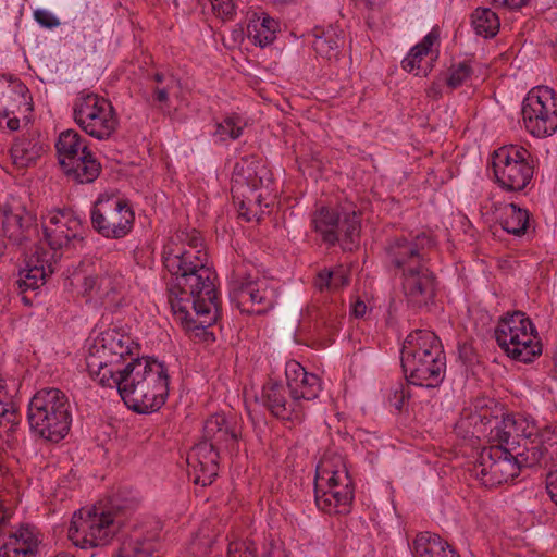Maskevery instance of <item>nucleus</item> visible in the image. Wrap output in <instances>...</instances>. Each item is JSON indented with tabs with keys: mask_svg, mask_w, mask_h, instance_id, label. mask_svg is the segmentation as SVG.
<instances>
[{
	"mask_svg": "<svg viewBox=\"0 0 557 557\" xmlns=\"http://www.w3.org/2000/svg\"><path fill=\"white\" fill-rule=\"evenodd\" d=\"M435 245V238L424 232L411 239L395 236L385 245L386 262L391 269L400 272L404 296L407 305L413 309L429 307L436 297L438 282L429 268L426 253Z\"/></svg>",
	"mask_w": 557,
	"mask_h": 557,
	"instance_id": "1",
	"label": "nucleus"
},
{
	"mask_svg": "<svg viewBox=\"0 0 557 557\" xmlns=\"http://www.w3.org/2000/svg\"><path fill=\"white\" fill-rule=\"evenodd\" d=\"M138 503L132 490L119 488L109 496L104 506L82 508L72 518L70 540L82 548L109 544L123 524L122 517L133 512Z\"/></svg>",
	"mask_w": 557,
	"mask_h": 557,
	"instance_id": "2",
	"label": "nucleus"
},
{
	"mask_svg": "<svg viewBox=\"0 0 557 557\" xmlns=\"http://www.w3.org/2000/svg\"><path fill=\"white\" fill-rule=\"evenodd\" d=\"M120 396L137 413L158 411L169 396V374L154 357L132 358L120 376Z\"/></svg>",
	"mask_w": 557,
	"mask_h": 557,
	"instance_id": "3",
	"label": "nucleus"
},
{
	"mask_svg": "<svg viewBox=\"0 0 557 557\" xmlns=\"http://www.w3.org/2000/svg\"><path fill=\"white\" fill-rule=\"evenodd\" d=\"M400 361L409 384L433 388L445 376V352L440 338L431 331L411 332L404 341Z\"/></svg>",
	"mask_w": 557,
	"mask_h": 557,
	"instance_id": "4",
	"label": "nucleus"
},
{
	"mask_svg": "<svg viewBox=\"0 0 557 557\" xmlns=\"http://www.w3.org/2000/svg\"><path fill=\"white\" fill-rule=\"evenodd\" d=\"M27 421L32 433L47 442L59 443L72 424L71 405L59 388H42L30 399Z\"/></svg>",
	"mask_w": 557,
	"mask_h": 557,
	"instance_id": "5",
	"label": "nucleus"
},
{
	"mask_svg": "<svg viewBox=\"0 0 557 557\" xmlns=\"http://www.w3.org/2000/svg\"><path fill=\"white\" fill-rule=\"evenodd\" d=\"M314 499L319 509L326 513L347 515L355 499V483L342 457L329 467L323 461L317 468Z\"/></svg>",
	"mask_w": 557,
	"mask_h": 557,
	"instance_id": "6",
	"label": "nucleus"
},
{
	"mask_svg": "<svg viewBox=\"0 0 557 557\" xmlns=\"http://www.w3.org/2000/svg\"><path fill=\"white\" fill-rule=\"evenodd\" d=\"M523 468H528L520 438L511 441V446H490L484 448L474 472L486 486H496L513 481Z\"/></svg>",
	"mask_w": 557,
	"mask_h": 557,
	"instance_id": "7",
	"label": "nucleus"
},
{
	"mask_svg": "<svg viewBox=\"0 0 557 557\" xmlns=\"http://www.w3.org/2000/svg\"><path fill=\"white\" fill-rule=\"evenodd\" d=\"M313 231L323 243L335 246L341 243L344 251H354L360 245L361 220L357 211L338 212L322 206L312 214Z\"/></svg>",
	"mask_w": 557,
	"mask_h": 557,
	"instance_id": "8",
	"label": "nucleus"
},
{
	"mask_svg": "<svg viewBox=\"0 0 557 557\" xmlns=\"http://www.w3.org/2000/svg\"><path fill=\"white\" fill-rule=\"evenodd\" d=\"M492 166L497 185L511 193L522 191L534 175L535 160L522 146L509 145L492 154Z\"/></svg>",
	"mask_w": 557,
	"mask_h": 557,
	"instance_id": "9",
	"label": "nucleus"
},
{
	"mask_svg": "<svg viewBox=\"0 0 557 557\" xmlns=\"http://www.w3.org/2000/svg\"><path fill=\"white\" fill-rule=\"evenodd\" d=\"M75 123L89 136L106 140L115 133L119 120L112 103L95 92H81L73 103Z\"/></svg>",
	"mask_w": 557,
	"mask_h": 557,
	"instance_id": "10",
	"label": "nucleus"
},
{
	"mask_svg": "<svg viewBox=\"0 0 557 557\" xmlns=\"http://www.w3.org/2000/svg\"><path fill=\"white\" fill-rule=\"evenodd\" d=\"M135 222V213L127 199L101 194L90 210L92 230L107 239L127 236Z\"/></svg>",
	"mask_w": 557,
	"mask_h": 557,
	"instance_id": "11",
	"label": "nucleus"
},
{
	"mask_svg": "<svg viewBox=\"0 0 557 557\" xmlns=\"http://www.w3.org/2000/svg\"><path fill=\"white\" fill-rule=\"evenodd\" d=\"M216 274L207 267L200 257L182 272L181 277L174 283L178 292L191 296V308L197 317L210 313V308L220 309L214 280Z\"/></svg>",
	"mask_w": 557,
	"mask_h": 557,
	"instance_id": "12",
	"label": "nucleus"
},
{
	"mask_svg": "<svg viewBox=\"0 0 557 557\" xmlns=\"http://www.w3.org/2000/svg\"><path fill=\"white\" fill-rule=\"evenodd\" d=\"M522 119L525 128L536 137H546L557 131L555 91L547 87L530 90L522 102Z\"/></svg>",
	"mask_w": 557,
	"mask_h": 557,
	"instance_id": "13",
	"label": "nucleus"
},
{
	"mask_svg": "<svg viewBox=\"0 0 557 557\" xmlns=\"http://www.w3.org/2000/svg\"><path fill=\"white\" fill-rule=\"evenodd\" d=\"M230 299L247 314H265L277 301V289L267 278H252L250 275L231 283Z\"/></svg>",
	"mask_w": 557,
	"mask_h": 557,
	"instance_id": "14",
	"label": "nucleus"
},
{
	"mask_svg": "<svg viewBox=\"0 0 557 557\" xmlns=\"http://www.w3.org/2000/svg\"><path fill=\"white\" fill-rule=\"evenodd\" d=\"M44 238L54 251L52 258L57 260L62 253L59 250L83 248L85 244V228L82 220L71 211H58L49 216V223L42 225Z\"/></svg>",
	"mask_w": 557,
	"mask_h": 557,
	"instance_id": "15",
	"label": "nucleus"
},
{
	"mask_svg": "<svg viewBox=\"0 0 557 557\" xmlns=\"http://www.w3.org/2000/svg\"><path fill=\"white\" fill-rule=\"evenodd\" d=\"M528 468L555 471L557 468V432L546 426L520 437Z\"/></svg>",
	"mask_w": 557,
	"mask_h": 557,
	"instance_id": "16",
	"label": "nucleus"
},
{
	"mask_svg": "<svg viewBox=\"0 0 557 557\" xmlns=\"http://www.w3.org/2000/svg\"><path fill=\"white\" fill-rule=\"evenodd\" d=\"M0 223L4 236L13 244L22 245L38 233L37 218L24 206L4 205L0 208Z\"/></svg>",
	"mask_w": 557,
	"mask_h": 557,
	"instance_id": "17",
	"label": "nucleus"
},
{
	"mask_svg": "<svg viewBox=\"0 0 557 557\" xmlns=\"http://www.w3.org/2000/svg\"><path fill=\"white\" fill-rule=\"evenodd\" d=\"M261 400L277 419L300 422L305 417V406L289 396L288 388L281 382L268 381L262 387Z\"/></svg>",
	"mask_w": 557,
	"mask_h": 557,
	"instance_id": "18",
	"label": "nucleus"
},
{
	"mask_svg": "<svg viewBox=\"0 0 557 557\" xmlns=\"http://www.w3.org/2000/svg\"><path fill=\"white\" fill-rule=\"evenodd\" d=\"M220 453L203 437L197 443L187 456V463L194 472V483L208 486L213 483L219 472Z\"/></svg>",
	"mask_w": 557,
	"mask_h": 557,
	"instance_id": "19",
	"label": "nucleus"
},
{
	"mask_svg": "<svg viewBox=\"0 0 557 557\" xmlns=\"http://www.w3.org/2000/svg\"><path fill=\"white\" fill-rule=\"evenodd\" d=\"M239 436L236 422L224 414H212L205 422L202 437L221 451L237 453Z\"/></svg>",
	"mask_w": 557,
	"mask_h": 557,
	"instance_id": "20",
	"label": "nucleus"
},
{
	"mask_svg": "<svg viewBox=\"0 0 557 557\" xmlns=\"http://www.w3.org/2000/svg\"><path fill=\"white\" fill-rule=\"evenodd\" d=\"M269 170L256 157H243L234 165L232 173V193L239 194L240 189L246 187L250 193L263 187L264 178Z\"/></svg>",
	"mask_w": 557,
	"mask_h": 557,
	"instance_id": "21",
	"label": "nucleus"
},
{
	"mask_svg": "<svg viewBox=\"0 0 557 557\" xmlns=\"http://www.w3.org/2000/svg\"><path fill=\"white\" fill-rule=\"evenodd\" d=\"M98 343L99 346H95L97 356L119 362L124 361L127 356H133V349H138V345L134 343L128 334L121 333L115 329L102 332Z\"/></svg>",
	"mask_w": 557,
	"mask_h": 557,
	"instance_id": "22",
	"label": "nucleus"
},
{
	"mask_svg": "<svg viewBox=\"0 0 557 557\" xmlns=\"http://www.w3.org/2000/svg\"><path fill=\"white\" fill-rule=\"evenodd\" d=\"M160 534L157 530L144 533H134L124 540L116 553V557H160Z\"/></svg>",
	"mask_w": 557,
	"mask_h": 557,
	"instance_id": "23",
	"label": "nucleus"
},
{
	"mask_svg": "<svg viewBox=\"0 0 557 557\" xmlns=\"http://www.w3.org/2000/svg\"><path fill=\"white\" fill-rule=\"evenodd\" d=\"M513 334L506 341L507 346H499L508 357L524 363L532 362L542 354V344L537 338V332L527 331Z\"/></svg>",
	"mask_w": 557,
	"mask_h": 557,
	"instance_id": "24",
	"label": "nucleus"
},
{
	"mask_svg": "<svg viewBox=\"0 0 557 557\" xmlns=\"http://www.w3.org/2000/svg\"><path fill=\"white\" fill-rule=\"evenodd\" d=\"M45 147L38 133L23 134L14 140L10 149L13 164L18 168L29 166L41 157Z\"/></svg>",
	"mask_w": 557,
	"mask_h": 557,
	"instance_id": "25",
	"label": "nucleus"
},
{
	"mask_svg": "<svg viewBox=\"0 0 557 557\" xmlns=\"http://www.w3.org/2000/svg\"><path fill=\"white\" fill-rule=\"evenodd\" d=\"M121 362L114 361L109 358H102L91 352L86 359V364L90 376L97 380L98 383L103 387L117 388L120 393L121 373L123 368H120Z\"/></svg>",
	"mask_w": 557,
	"mask_h": 557,
	"instance_id": "26",
	"label": "nucleus"
},
{
	"mask_svg": "<svg viewBox=\"0 0 557 557\" xmlns=\"http://www.w3.org/2000/svg\"><path fill=\"white\" fill-rule=\"evenodd\" d=\"M101 170L100 162L89 150L88 146H84L83 154L62 171L69 178L78 184H90L98 178Z\"/></svg>",
	"mask_w": 557,
	"mask_h": 557,
	"instance_id": "27",
	"label": "nucleus"
},
{
	"mask_svg": "<svg viewBox=\"0 0 557 557\" xmlns=\"http://www.w3.org/2000/svg\"><path fill=\"white\" fill-rule=\"evenodd\" d=\"M47 273L44 265H34L21 269L16 281L21 300L25 306L32 307L37 290L46 283Z\"/></svg>",
	"mask_w": 557,
	"mask_h": 557,
	"instance_id": "28",
	"label": "nucleus"
},
{
	"mask_svg": "<svg viewBox=\"0 0 557 557\" xmlns=\"http://www.w3.org/2000/svg\"><path fill=\"white\" fill-rule=\"evenodd\" d=\"M82 287L83 295L87 301H95L101 305L111 301V296L116 293L112 277L101 273L84 276Z\"/></svg>",
	"mask_w": 557,
	"mask_h": 557,
	"instance_id": "29",
	"label": "nucleus"
},
{
	"mask_svg": "<svg viewBox=\"0 0 557 557\" xmlns=\"http://www.w3.org/2000/svg\"><path fill=\"white\" fill-rule=\"evenodd\" d=\"M527 331H535L530 318L522 311H513L506 313L500 318L498 325L495 329V339L498 346H507L506 341L513 334L521 335L520 333Z\"/></svg>",
	"mask_w": 557,
	"mask_h": 557,
	"instance_id": "30",
	"label": "nucleus"
},
{
	"mask_svg": "<svg viewBox=\"0 0 557 557\" xmlns=\"http://www.w3.org/2000/svg\"><path fill=\"white\" fill-rule=\"evenodd\" d=\"M84 146H87V144L76 131L66 129L60 133L55 143V150L62 170L83 154Z\"/></svg>",
	"mask_w": 557,
	"mask_h": 557,
	"instance_id": "31",
	"label": "nucleus"
},
{
	"mask_svg": "<svg viewBox=\"0 0 557 557\" xmlns=\"http://www.w3.org/2000/svg\"><path fill=\"white\" fill-rule=\"evenodd\" d=\"M37 541L27 528H21L0 546V557H28L34 555Z\"/></svg>",
	"mask_w": 557,
	"mask_h": 557,
	"instance_id": "32",
	"label": "nucleus"
},
{
	"mask_svg": "<svg viewBox=\"0 0 557 557\" xmlns=\"http://www.w3.org/2000/svg\"><path fill=\"white\" fill-rule=\"evenodd\" d=\"M322 392L321 379L314 373L301 376L297 383H293L288 389L289 396H294L299 405L317 399Z\"/></svg>",
	"mask_w": 557,
	"mask_h": 557,
	"instance_id": "33",
	"label": "nucleus"
},
{
	"mask_svg": "<svg viewBox=\"0 0 557 557\" xmlns=\"http://www.w3.org/2000/svg\"><path fill=\"white\" fill-rule=\"evenodd\" d=\"M505 216H502L499 224L508 234L521 236L529 226L528 210L519 208L516 203H509L505 208Z\"/></svg>",
	"mask_w": 557,
	"mask_h": 557,
	"instance_id": "34",
	"label": "nucleus"
},
{
	"mask_svg": "<svg viewBox=\"0 0 557 557\" xmlns=\"http://www.w3.org/2000/svg\"><path fill=\"white\" fill-rule=\"evenodd\" d=\"M517 421L512 414L503 413L502 419L494 417V424L490 429L488 441L492 446H511L510 437L517 432Z\"/></svg>",
	"mask_w": 557,
	"mask_h": 557,
	"instance_id": "35",
	"label": "nucleus"
},
{
	"mask_svg": "<svg viewBox=\"0 0 557 557\" xmlns=\"http://www.w3.org/2000/svg\"><path fill=\"white\" fill-rule=\"evenodd\" d=\"M472 26L476 35L484 38H493L499 30V18L497 14L488 8H478L471 15Z\"/></svg>",
	"mask_w": 557,
	"mask_h": 557,
	"instance_id": "36",
	"label": "nucleus"
},
{
	"mask_svg": "<svg viewBox=\"0 0 557 557\" xmlns=\"http://www.w3.org/2000/svg\"><path fill=\"white\" fill-rule=\"evenodd\" d=\"M278 23L271 16L263 14L260 23L248 24V36L253 40L255 45L267 47L276 38Z\"/></svg>",
	"mask_w": 557,
	"mask_h": 557,
	"instance_id": "37",
	"label": "nucleus"
},
{
	"mask_svg": "<svg viewBox=\"0 0 557 557\" xmlns=\"http://www.w3.org/2000/svg\"><path fill=\"white\" fill-rule=\"evenodd\" d=\"M442 545H447L437 534L420 532L412 542L411 550L414 557H431L442 550Z\"/></svg>",
	"mask_w": 557,
	"mask_h": 557,
	"instance_id": "38",
	"label": "nucleus"
},
{
	"mask_svg": "<svg viewBox=\"0 0 557 557\" xmlns=\"http://www.w3.org/2000/svg\"><path fill=\"white\" fill-rule=\"evenodd\" d=\"M201 251L198 250L197 255H194L191 251H183L176 255L172 252L164 251L162 255V261L164 268L169 271V273L174 277V283L177 282V278L181 277L182 272L187 271V267H190L195 261V257H199L198 255Z\"/></svg>",
	"mask_w": 557,
	"mask_h": 557,
	"instance_id": "39",
	"label": "nucleus"
},
{
	"mask_svg": "<svg viewBox=\"0 0 557 557\" xmlns=\"http://www.w3.org/2000/svg\"><path fill=\"white\" fill-rule=\"evenodd\" d=\"M168 290L171 309L184 327L194 320L188 311L189 306L191 307V296L178 292L174 284Z\"/></svg>",
	"mask_w": 557,
	"mask_h": 557,
	"instance_id": "40",
	"label": "nucleus"
},
{
	"mask_svg": "<svg viewBox=\"0 0 557 557\" xmlns=\"http://www.w3.org/2000/svg\"><path fill=\"white\" fill-rule=\"evenodd\" d=\"M219 310H215L214 313H209L206 315L197 317L198 320H191L190 323H188L184 329L188 332H193L194 336L202 342H214L215 337L212 332L208 331V327L211 326L216 321V312Z\"/></svg>",
	"mask_w": 557,
	"mask_h": 557,
	"instance_id": "41",
	"label": "nucleus"
},
{
	"mask_svg": "<svg viewBox=\"0 0 557 557\" xmlns=\"http://www.w3.org/2000/svg\"><path fill=\"white\" fill-rule=\"evenodd\" d=\"M238 116L225 117L221 123L216 124L214 135L218 136L221 141L239 138L243 128L238 125Z\"/></svg>",
	"mask_w": 557,
	"mask_h": 557,
	"instance_id": "42",
	"label": "nucleus"
},
{
	"mask_svg": "<svg viewBox=\"0 0 557 557\" xmlns=\"http://www.w3.org/2000/svg\"><path fill=\"white\" fill-rule=\"evenodd\" d=\"M473 70L468 62H460L457 66L450 67V74L446 79L448 87L456 89L460 87L470 76Z\"/></svg>",
	"mask_w": 557,
	"mask_h": 557,
	"instance_id": "43",
	"label": "nucleus"
},
{
	"mask_svg": "<svg viewBox=\"0 0 557 557\" xmlns=\"http://www.w3.org/2000/svg\"><path fill=\"white\" fill-rule=\"evenodd\" d=\"M319 29L314 30L315 39L313 41L314 50L320 54H329L331 51L338 48V39L333 35L326 36V34L322 30L319 34Z\"/></svg>",
	"mask_w": 557,
	"mask_h": 557,
	"instance_id": "44",
	"label": "nucleus"
},
{
	"mask_svg": "<svg viewBox=\"0 0 557 557\" xmlns=\"http://www.w3.org/2000/svg\"><path fill=\"white\" fill-rule=\"evenodd\" d=\"M440 35H441L440 27L434 26L431 29V32L428 33L419 44H417L414 47L411 48L414 51V55H417V53L428 55L429 52L431 51V48L435 44L440 42Z\"/></svg>",
	"mask_w": 557,
	"mask_h": 557,
	"instance_id": "45",
	"label": "nucleus"
},
{
	"mask_svg": "<svg viewBox=\"0 0 557 557\" xmlns=\"http://www.w3.org/2000/svg\"><path fill=\"white\" fill-rule=\"evenodd\" d=\"M459 360L466 368H472L480 362V356L470 343L458 344Z\"/></svg>",
	"mask_w": 557,
	"mask_h": 557,
	"instance_id": "46",
	"label": "nucleus"
},
{
	"mask_svg": "<svg viewBox=\"0 0 557 557\" xmlns=\"http://www.w3.org/2000/svg\"><path fill=\"white\" fill-rule=\"evenodd\" d=\"M216 16L222 20H232L236 13L234 0H210Z\"/></svg>",
	"mask_w": 557,
	"mask_h": 557,
	"instance_id": "47",
	"label": "nucleus"
},
{
	"mask_svg": "<svg viewBox=\"0 0 557 557\" xmlns=\"http://www.w3.org/2000/svg\"><path fill=\"white\" fill-rule=\"evenodd\" d=\"M308 373L309 372H307L299 362L295 360L287 362L285 368V375L287 381L286 387L289 389L293 383H297L301 380V376Z\"/></svg>",
	"mask_w": 557,
	"mask_h": 557,
	"instance_id": "48",
	"label": "nucleus"
},
{
	"mask_svg": "<svg viewBox=\"0 0 557 557\" xmlns=\"http://www.w3.org/2000/svg\"><path fill=\"white\" fill-rule=\"evenodd\" d=\"M20 421L21 414L16 406L12 401L5 403V411L1 413V425L9 424V431H13Z\"/></svg>",
	"mask_w": 557,
	"mask_h": 557,
	"instance_id": "49",
	"label": "nucleus"
},
{
	"mask_svg": "<svg viewBox=\"0 0 557 557\" xmlns=\"http://www.w3.org/2000/svg\"><path fill=\"white\" fill-rule=\"evenodd\" d=\"M410 391L408 386L399 384L394 393L389 396L388 400L392 407L396 410L401 411L406 400L410 398Z\"/></svg>",
	"mask_w": 557,
	"mask_h": 557,
	"instance_id": "50",
	"label": "nucleus"
},
{
	"mask_svg": "<svg viewBox=\"0 0 557 557\" xmlns=\"http://www.w3.org/2000/svg\"><path fill=\"white\" fill-rule=\"evenodd\" d=\"M34 16L36 22L46 28H53L60 24L59 18L47 10H36Z\"/></svg>",
	"mask_w": 557,
	"mask_h": 557,
	"instance_id": "51",
	"label": "nucleus"
},
{
	"mask_svg": "<svg viewBox=\"0 0 557 557\" xmlns=\"http://www.w3.org/2000/svg\"><path fill=\"white\" fill-rule=\"evenodd\" d=\"M332 278H333V271L330 269H322L318 272V274L314 277V286L320 290H332Z\"/></svg>",
	"mask_w": 557,
	"mask_h": 557,
	"instance_id": "52",
	"label": "nucleus"
},
{
	"mask_svg": "<svg viewBox=\"0 0 557 557\" xmlns=\"http://www.w3.org/2000/svg\"><path fill=\"white\" fill-rule=\"evenodd\" d=\"M332 271V290H339L349 284V274L345 269H343V267H338L336 270Z\"/></svg>",
	"mask_w": 557,
	"mask_h": 557,
	"instance_id": "53",
	"label": "nucleus"
},
{
	"mask_svg": "<svg viewBox=\"0 0 557 557\" xmlns=\"http://www.w3.org/2000/svg\"><path fill=\"white\" fill-rule=\"evenodd\" d=\"M228 557H257V549L253 543H243L234 550H228Z\"/></svg>",
	"mask_w": 557,
	"mask_h": 557,
	"instance_id": "54",
	"label": "nucleus"
},
{
	"mask_svg": "<svg viewBox=\"0 0 557 557\" xmlns=\"http://www.w3.org/2000/svg\"><path fill=\"white\" fill-rule=\"evenodd\" d=\"M546 492L550 500L557 506V469L546 474Z\"/></svg>",
	"mask_w": 557,
	"mask_h": 557,
	"instance_id": "55",
	"label": "nucleus"
},
{
	"mask_svg": "<svg viewBox=\"0 0 557 557\" xmlns=\"http://www.w3.org/2000/svg\"><path fill=\"white\" fill-rule=\"evenodd\" d=\"M495 4L509 9H520L525 7L530 0H493Z\"/></svg>",
	"mask_w": 557,
	"mask_h": 557,
	"instance_id": "56",
	"label": "nucleus"
},
{
	"mask_svg": "<svg viewBox=\"0 0 557 557\" xmlns=\"http://www.w3.org/2000/svg\"><path fill=\"white\" fill-rule=\"evenodd\" d=\"M414 51L412 49H410L409 53L407 54V57L401 61V67L406 71V72H413L414 70H417V64L414 62Z\"/></svg>",
	"mask_w": 557,
	"mask_h": 557,
	"instance_id": "57",
	"label": "nucleus"
},
{
	"mask_svg": "<svg viewBox=\"0 0 557 557\" xmlns=\"http://www.w3.org/2000/svg\"><path fill=\"white\" fill-rule=\"evenodd\" d=\"M366 313H367V305L364 304V301L357 299L352 304L351 314L355 318L360 319V318H363Z\"/></svg>",
	"mask_w": 557,
	"mask_h": 557,
	"instance_id": "58",
	"label": "nucleus"
},
{
	"mask_svg": "<svg viewBox=\"0 0 557 557\" xmlns=\"http://www.w3.org/2000/svg\"><path fill=\"white\" fill-rule=\"evenodd\" d=\"M154 100L160 103H165L169 101V92L166 88H154Z\"/></svg>",
	"mask_w": 557,
	"mask_h": 557,
	"instance_id": "59",
	"label": "nucleus"
},
{
	"mask_svg": "<svg viewBox=\"0 0 557 557\" xmlns=\"http://www.w3.org/2000/svg\"><path fill=\"white\" fill-rule=\"evenodd\" d=\"M433 67V60L425 62L424 65H418L417 71L414 72L416 76H426Z\"/></svg>",
	"mask_w": 557,
	"mask_h": 557,
	"instance_id": "60",
	"label": "nucleus"
},
{
	"mask_svg": "<svg viewBox=\"0 0 557 557\" xmlns=\"http://www.w3.org/2000/svg\"><path fill=\"white\" fill-rule=\"evenodd\" d=\"M238 213H239V216L244 218L247 222L251 221L249 210L246 207V203L244 200H240L238 203Z\"/></svg>",
	"mask_w": 557,
	"mask_h": 557,
	"instance_id": "61",
	"label": "nucleus"
},
{
	"mask_svg": "<svg viewBox=\"0 0 557 557\" xmlns=\"http://www.w3.org/2000/svg\"><path fill=\"white\" fill-rule=\"evenodd\" d=\"M362 1L366 3L367 8L370 10L379 9L385 3V0H362Z\"/></svg>",
	"mask_w": 557,
	"mask_h": 557,
	"instance_id": "62",
	"label": "nucleus"
},
{
	"mask_svg": "<svg viewBox=\"0 0 557 557\" xmlns=\"http://www.w3.org/2000/svg\"><path fill=\"white\" fill-rule=\"evenodd\" d=\"M7 126L11 131H17L20 128V120L17 117L9 119Z\"/></svg>",
	"mask_w": 557,
	"mask_h": 557,
	"instance_id": "63",
	"label": "nucleus"
},
{
	"mask_svg": "<svg viewBox=\"0 0 557 557\" xmlns=\"http://www.w3.org/2000/svg\"><path fill=\"white\" fill-rule=\"evenodd\" d=\"M448 549H453L448 544L442 545V550L436 552V554L432 555L431 557H449Z\"/></svg>",
	"mask_w": 557,
	"mask_h": 557,
	"instance_id": "64",
	"label": "nucleus"
}]
</instances>
